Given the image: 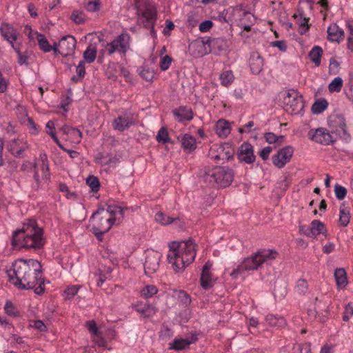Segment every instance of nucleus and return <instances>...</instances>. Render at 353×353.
Segmentation results:
<instances>
[{"mask_svg": "<svg viewBox=\"0 0 353 353\" xmlns=\"http://www.w3.org/2000/svg\"><path fill=\"white\" fill-rule=\"evenodd\" d=\"M41 265L35 259H19L8 270L9 281L22 290L32 289L41 276Z\"/></svg>", "mask_w": 353, "mask_h": 353, "instance_id": "1", "label": "nucleus"}, {"mask_svg": "<svg viewBox=\"0 0 353 353\" xmlns=\"http://www.w3.org/2000/svg\"><path fill=\"white\" fill-rule=\"evenodd\" d=\"M12 244L27 249H41L46 243L43 229L37 225L35 220L24 223L21 230L12 235Z\"/></svg>", "mask_w": 353, "mask_h": 353, "instance_id": "2", "label": "nucleus"}, {"mask_svg": "<svg viewBox=\"0 0 353 353\" xmlns=\"http://www.w3.org/2000/svg\"><path fill=\"white\" fill-rule=\"evenodd\" d=\"M195 243L191 240L172 242L167 254L168 261L175 272L183 271L196 256Z\"/></svg>", "mask_w": 353, "mask_h": 353, "instance_id": "3", "label": "nucleus"}, {"mask_svg": "<svg viewBox=\"0 0 353 353\" xmlns=\"http://www.w3.org/2000/svg\"><path fill=\"white\" fill-rule=\"evenodd\" d=\"M125 206L108 205L107 208L98 209L92 216V230L108 232L113 225H118L123 218Z\"/></svg>", "mask_w": 353, "mask_h": 353, "instance_id": "4", "label": "nucleus"}, {"mask_svg": "<svg viewBox=\"0 0 353 353\" xmlns=\"http://www.w3.org/2000/svg\"><path fill=\"white\" fill-rule=\"evenodd\" d=\"M278 253L274 250L261 249L250 256L245 258L230 273L233 279H237L247 271L256 270L263 263L274 260Z\"/></svg>", "mask_w": 353, "mask_h": 353, "instance_id": "5", "label": "nucleus"}, {"mask_svg": "<svg viewBox=\"0 0 353 353\" xmlns=\"http://www.w3.org/2000/svg\"><path fill=\"white\" fill-rule=\"evenodd\" d=\"M137 23L150 29L152 37L157 36L154 25L157 20V10L155 6L148 0H137L135 3Z\"/></svg>", "mask_w": 353, "mask_h": 353, "instance_id": "6", "label": "nucleus"}, {"mask_svg": "<svg viewBox=\"0 0 353 353\" xmlns=\"http://www.w3.org/2000/svg\"><path fill=\"white\" fill-rule=\"evenodd\" d=\"M203 179L210 185L224 188L233 181L234 172L227 167L216 166L205 170Z\"/></svg>", "mask_w": 353, "mask_h": 353, "instance_id": "7", "label": "nucleus"}, {"mask_svg": "<svg viewBox=\"0 0 353 353\" xmlns=\"http://www.w3.org/2000/svg\"><path fill=\"white\" fill-rule=\"evenodd\" d=\"M206 46L209 48L208 51L210 52L212 50L217 49L219 51L225 50L227 48L226 41L222 38H203L201 40L196 41L190 45V48H195L199 49L197 53L198 56H203L206 54L208 51L205 50V52H202V48H206Z\"/></svg>", "mask_w": 353, "mask_h": 353, "instance_id": "8", "label": "nucleus"}, {"mask_svg": "<svg viewBox=\"0 0 353 353\" xmlns=\"http://www.w3.org/2000/svg\"><path fill=\"white\" fill-rule=\"evenodd\" d=\"M283 103L285 110L291 114H299L304 107L302 97L294 90L285 93Z\"/></svg>", "mask_w": 353, "mask_h": 353, "instance_id": "9", "label": "nucleus"}, {"mask_svg": "<svg viewBox=\"0 0 353 353\" xmlns=\"http://www.w3.org/2000/svg\"><path fill=\"white\" fill-rule=\"evenodd\" d=\"M234 150L229 143L214 144L211 146L209 155L215 161H228L233 157Z\"/></svg>", "mask_w": 353, "mask_h": 353, "instance_id": "10", "label": "nucleus"}, {"mask_svg": "<svg viewBox=\"0 0 353 353\" xmlns=\"http://www.w3.org/2000/svg\"><path fill=\"white\" fill-rule=\"evenodd\" d=\"M77 46V40L72 35L63 37L57 43L56 55L61 54L63 57L72 55Z\"/></svg>", "mask_w": 353, "mask_h": 353, "instance_id": "11", "label": "nucleus"}, {"mask_svg": "<svg viewBox=\"0 0 353 353\" xmlns=\"http://www.w3.org/2000/svg\"><path fill=\"white\" fill-rule=\"evenodd\" d=\"M293 153L294 149L290 145L279 150L277 153L272 157L273 165L279 169L283 168L290 161Z\"/></svg>", "mask_w": 353, "mask_h": 353, "instance_id": "12", "label": "nucleus"}, {"mask_svg": "<svg viewBox=\"0 0 353 353\" xmlns=\"http://www.w3.org/2000/svg\"><path fill=\"white\" fill-rule=\"evenodd\" d=\"M136 123V119L130 112H125L123 114L119 115L112 122V128L115 130L123 132L129 129Z\"/></svg>", "mask_w": 353, "mask_h": 353, "instance_id": "13", "label": "nucleus"}, {"mask_svg": "<svg viewBox=\"0 0 353 353\" xmlns=\"http://www.w3.org/2000/svg\"><path fill=\"white\" fill-rule=\"evenodd\" d=\"M308 137L313 141L325 145H330L334 141L332 134L323 128L316 130L311 129L308 132Z\"/></svg>", "mask_w": 353, "mask_h": 353, "instance_id": "14", "label": "nucleus"}, {"mask_svg": "<svg viewBox=\"0 0 353 353\" xmlns=\"http://www.w3.org/2000/svg\"><path fill=\"white\" fill-rule=\"evenodd\" d=\"M161 254L157 251L148 250L146 253L144 269L146 274L154 273L159 268Z\"/></svg>", "mask_w": 353, "mask_h": 353, "instance_id": "15", "label": "nucleus"}, {"mask_svg": "<svg viewBox=\"0 0 353 353\" xmlns=\"http://www.w3.org/2000/svg\"><path fill=\"white\" fill-rule=\"evenodd\" d=\"M330 128L332 129V134L335 133L339 137L344 136L346 132V123L344 117L341 114H334L330 117L328 120Z\"/></svg>", "mask_w": 353, "mask_h": 353, "instance_id": "16", "label": "nucleus"}, {"mask_svg": "<svg viewBox=\"0 0 353 353\" xmlns=\"http://www.w3.org/2000/svg\"><path fill=\"white\" fill-rule=\"evenodd\" d=\"M212 266V263L208 261L205 263L202 269L200 283L201 287L204 290H208L211 288L214 285L216 281V279L213 276L210 272Z\"/></svg>", "mask_w": 353, "mask_h": 353, "instance_id": "17", "label": "nucleus"}, {"mask_svg": "<svg viewBox=\"0 0 353 353\" xmlns=\"http://www.w3.org/2000/svg\"><path fill=\"white\" fill-rule=\"evenodd\" d=\"M132 308L137 312L142 318H150L156 314L157 308L149 303L137 301L132 304Z\"/></svg>", "mask_w": 353, "mask_h": 353, "instance_id": "18", "label": "nucleus"}, {"mask_svg": "<svg viewBox=\"0 0 353 353\" xmlns=\"http://www.w3.org/2000/svg\"><path fill=\"white\" fill-rule=\"evenodd\" d=\"M27 148L23 139L17 138L11 140L7 145L8 151L15 157L22 158Z\"/></svg>", "mask_w": 353, "mask_h": 353, "instance_id": "19", "label": "nucleus"}, {"mask_svg": "<svg viewBox=\"0 0 353 353\" xmlns=\"http://www.w3.org/2000/svg\"><path fill=\"white\" fill-rule=\"evenodd\" d=\"M238 158L241 161L252 163L255 161L252 145L249 143H243L239 148Z\"/></svg>", "mask_w": 353, "mask_h": 353, "instance_id": "20", "label": "nucleus"}, {"mask_svg": "<svg viewBox=\"0 0 353 353\" xmlns=\"http://www.w3.org/2000/svg\"><path fill=\"white\" fill-rule=\"evenodd\" d=\"M0 31L2 37L11 44L13 49H15L14 42L17 39V33L15 29L8 23H3Z\"/></svg>", "mask_w": 353, "mask_h": 353, "instance_id": "21", "label": "nucleus"}, {"mask_svg": "<svg viewBox=\"0 0 353 353\" xmlns=\"http://www.w3.org/2000/svg\"><path fill=\"white\" fill-rule=\"evenodd\" d=\"M327 39L332 42L340 43L344 39V31L336 23H332L327 28Z\"/></svg>", "mask_w": 353, "mask_h": 353, "instance_id": "22", "label": "nucleus"}, {"mask_svg": "<svg viewBox=\"0 0 353 353\" xmlns=\"http://www.w3.org/2000/svg\"><path fill=\"white\" fill-rule=\"evenodd\" d=\"M173 114L179 122L191 121L193 119L192 110L187 106H180L174 110Z\"/></svg>", "mask_w": 353, "mask_h": 353, "instance_id": "23", "label": "nucleus"}, {"mask_svg": "<svg viewBox=\"0 0 353 353\" xmlns=\"http://www.w3.org/2000/svg\"><path fill=\"white\" fill-rule=\"evenodd\" d=\"M130 36L128 33H122L117 37L114 41L119 48V53L125 54L130 48Z\"/></svg>", "mask_w": 353, "mask_h": 353, "instance_id": "24", "label": "nucleus"}, {"mask_svg": "<svg viewBox=\"0 0 353 353\" xmlns=\"http://www.w3.org/2000/svg\"><path fill=\"white\" fill-rule=\"evenodd\" d=\"M36 39L38 42V46L39 49L44 52H50L53 51L54 54H56L57 50V43L54 42L53 45L50 44L49 41L46 39V36L43 34L39 33L37 32H35Z\"/></svg>", "mask_w": 353, "mask_h": 353, "instance_id": "25", "label": "nucleus"}, {"mask_svg": "<svg viewBox=\"0 0 353 353\" xmlns=\"http://www.w3.org/2000/svg\"><path fill=\"white\" fill-rule=\"evenodd\" d=\"M231 124L230 122L224 119L218 120L215 125L216 134L220 138H226L231 132Z\"/></svg>", "mask_w": 353, "mask_h": 353, "instance_id": "26", "label": "nucleus"}, {"mask_svg": "<svg viewBox=\"0 0 353 353\" xmlns=\"http://www.w3.org/2000/svg\"><path fill=\"white\" fill-rule=\"evenodd\" d=\"M263 66V59L261 55L254 52L251 53L250 57V67L252 72L254 74H258L261 72Z\"/></svg>", "mask_w": 353, "mask_h": 353, "instance_id": "27", "label": "nucleus"}, {"mask_svg": "<svg viewBox=\"0 0 353 353\" xmlns=\"http://www.w3.org/2000/svg\"><path fill=\"white\" fill-rule=\"evenodd\" d=\"M181 147L183 150L190 153L196 148V139L190 134H185L181 138Z\"/></svg>", "mask_w": 353, "mask_h": 353, "instance_id": "28", "label": "nucleus"}, {"mask_svg": "<svg viewBox=\"0 0 353 353\" xmlns=\"http://www.w3.org/2000/svg\"><path fill=\"white\" fill-rule=\"evenodd\" d=\"M61 130L72 143H77L81 141L82 134L78 129L65 125Z\"/></svg>", "mask_w": 353, "mask_h": 353, "instance_id": "29", "label": "nucleus"}, {"mask_svg": "<svg viewBox=\"0 0 353 353\" xmlns=\"http://www.w3.org/2000/svg\"><path fill=\"white\" fill-rule=\"evenodd\" d=\"M195 336L188 339H175L171 344V347L175 350H182L188 348L189 345L196 341Z\"/></svg>", "mask_w": 353, "mask_h": 353, "instance_id": "30", "label": "nucleus"}, {"mask_svg": "<svg viewBox=\"0 0 353 353\" xmlns=\"http://www.w3.org/2000/svg\"><path fill=\"white\" fill-rule=\"evenodd\" d=\"M39 161L41 162L40 168L42 172V178L44 181H48L50 179V172L47 155L45 153L40 154Z\"/></svg>", "mask_w": 353, "mask_h": 353, "instance_id": "31", "label": "nucleus"}, {"mask_svg": "<svg viewBox=\"0 0 353 353\" xmlns=\"http://www.w3.org/2000/svg\"><path fill=\"white\" fill-rule=\"evenodd\" d=\"M323 50L318 46L313 47L308 54L310 61L314 63L316 66L320 65Z\"/></svg>", "mask_w": 353, "mask_h": 353, "instance_id": "32", "label": "nucleus"}, {"mask_svg": "<svg viewBox=\"0 0 353 353\" xmlns=\"http://www.w3.org/2000/svg\"><path fill=\"white\" fill-rule=\"evenodd\" d=\"M219 80L221 81V84L224 87H228L230 85L234 80V76L232 70H224L223 71L219 76Z\"/></svg>", "mask_w": 353, "mask_h": 353, "instance_id": "33", "label": "nucleus"}, {"mask_svg": "<svg viewBox=\"0 0 353 353\" xmlns=\"http://www.w3.org/2000/svg\"><path fill=\"white\" fill-rule=\"evenodd\" d=\"M310 226L313 238H316L319 234H324L326 232L325 225L319 220L312 221Z\"/></svg>", "mask_w": 353, "mask_h": 353, "instance_id": "34", "label": "nucleus"}, {"mask_svg": "<svg viewBox=\"0 0 353 353\" xmlns=\"http://www.w3.org/2000/svg\"><path fill=\"white\" fill-rule=\"evenodd\" d=\"M334 278L338 286L343 287L347 284L346 272L343 268L336 269L334 272Z\"/></svg>", "mask_w": 353, "mask_h": 353, "instance_id": "35", "label": "nucleus"}, {"mask_svg": "<svg viewBox=\"0 0 353 353\" xmlns=\"http://www.w3.org/2000/svg\"><path fill=\"white\" fill-rule=\"evenodd\" d=\"M158 292L157 288L154 285H146L144 286L141 292L140 295L145 299L152 297L154 294Z\"/></svg>", "mask_w": 353, "mask_h": 353, "instance_id": "36", "label": "nucleus"}, {"mask_svg": "<svg viewBox=\"0 0 353 353\" xmlns=\"http://www.w3.org/2000/svg\"><path fill=\"white\" fill-rule=\"evenodd\" d=\"M265 321L271 326L282 327L285 324V320L283 317L276 316L273 314H268L265 316Z\"/></svg>", "mask_w": 353, "mask_h": 353, "instance_id": "37", "label": "nucleus"}, {"mask_svg": "<svg viewBox=\"0 0 353 353\" xmlns=\"http://www.w3.org/2000/svg\"><path fill=\"white\" fill-rule=\"evenodd\" d=\"M96 57V48L92 46H89L83 52V61H85V63H91L94 61Z\"/></svg>", "mask_w": 353, "mask_h": 353, "instance_id": "38", "label": "nucleus"}, {"mask_svg": "<svg viewBox=\"0 0 353 353\" xmlns=\"http://www.w3.org/2000/svg\"><path fill=\"white\" fill-rule=\"evenodd\" d=\"M350 220V213L344 205L340 207L339 223L342 226H347Z\"/></svg>", "mask_w": 353, "mask_h": 353, "instance_id": "39", "label": "nucleus"}, {"mask_svg": "<svg viewBox=\"0 0 353 353\" xmlns=\"http://www.w3.org/2000/svg\"><path fill=\"white\" fill-rule=\"evenodd\" d=\"M85 8L89 12H97L101 8L100 0H85Z\"/></svg>", "mask_w": 353, "mask_h": 353, "instance_id": "40", "label": "nucleus"}, {"mask_svg": "<svg viewBox=\"0 0 353 353\" xmlns=\"http://www.w3.org/2000/svg\"><path fill=\"white\" fill-rule=\"evenodd\" d=\"M87 185L94 192H97L100 188V182L97 177L94 176H89L86 179Z\"/></svg>", "mask_w": 353, "mask_h": 353, "instance_id": "41", "label": "nucleus"}, {"mask_svg": "<svg viewBox=\"0 0 353 353\" xmlns=\"http://www.w3.org/2000/svg\"><path fill=\"white\" fill-rule=\"evenodd\" d=\"M307 290L308 285L307 281L303 279H299L295 285V291L299 294H305Z\"/></svg>", "mask_w": 353, "mask_h": 353, "instance_id": "42", "label": "nucleus"}, {"mask_svg": "<svg viewBox=\"0 0 353 353\" xmlns=\"http://www.w3.org/2000/svg\"><path fill=\"white\" fill-rule=\"evenodd\" d=\"M327 108V102L325 100L316 101L312 107V110L314 114H320Z\"/></svg>", "mask_w": 353, "mask_h": 353, "instance_id": "43", "label": "nucleus"}, {"mask_svg": "<svg viewBox=\"0 0 353 353\" xmlns=\"http://www.w3.org/2000/svg\"><path fill=\"white\" fill-rule=\"evenodd\" d=\"M343 87V80L341 77L334 78L329 84V90L330 92H340Z\"/></svg>", "mask_w": 353, "mask_h": 353, "instance_id": "44", "label": "nucleus"}, {"mask_svg": "<svg viewBox=\"0 0 353 353\" xmlns=\"http://www.w3.org/2000/svg\"><path fill=\"white\" fill-rule=\"evenodd\" d=\"M156 139L159 143H167L170 142L169 134L165 128H161L156 137Z\"/></svg>", "mask_w": 353, "mask_h": 353, "instance_id": "45", "label": "nucleus"}, {"mask_svg": "<svg viewBox=\"0 0 353 353\" xmlns=\"http://www.w3.org/2000/svg\"><path fill=\"white\" fill-rule=\"evenodd\" d=\"M81 288V286L79 285H74L67 287V288L64 291L65 299H71L72 298H73L78 293Z\"/></svg>", "mask_w": 353, "mask_h": 353, "instance_id": "46", "label": "nucleus"}, {"mask_svg": "<svg viewBox=\"0 0 353 353\" xmlns=\"http://www.w3.org/2000/svg\"><path fill=\"white\" fill-rule=\"evenodd\" d=\"M155 220L157 222L160 223L163 225L170 224L173 222L174 219L168 216L163 212H159L155 214Z\"/></svg>", "mask_w": 353, "mask_h": 353, "instance_id": "47", "label": "nucleus"}, {"mask_svg": "<svg viewBox=\"0 0 353 353\" xmlns=\"http://www.w3.org/2000/svg\"><path fill=\"white\" fill-rule=\"evenodd\" d=\"M334 192L336 197L339 200H343L347 194V190L345 188L339 184H336L334 186Z\"/></svg>", "mask_w": 353, "mask_h": 353, "instance_id": "48", "label": "nucleus"}, {"mask_svg": "<svg viewBox=\"0 0 353 353\" xmlns=\"http://www.w3.org/2000/svg\"><path fill=\"white\" fill-rule=\"evenodd\" d=\"M92 341L96 343L99 347H105L107 345L106 340L103 337L101 332L94 334L92 336Z\"/></svg>", "mask_w": 353, "mask_h": 353, "instance_id": "49", "label": "nucleus"}, {"mask_svg": "<svg viewBox=\"0 0 353 353\" xmlns=\"http://www.w3.org/2000/svg\"><path fill=\"white\" fill-rule=\"evenodd\" d=\"M309 18H301L299 22V32L301 34H305L309 30L310 26L308 25Z\"/></svg>", "mask_w": 353, "mask_h": 353, "instance_id": "50", "label": "nucleus"}, {"mask_svg": "<svg viewBox=\"0 0 353 353\" xmlns=\"http://www.w3.org/2000/svg\"><path fill=\"white\" fill-rule=\"evenodd\" d=\"M71 19L78 24L82 23L85 21V14L80 11H74L71 15Z\"/></svg>", "mask_w": 353, "mask_h": 353, "instance_id": "51", "label": "nucleus"}, {"mask_svg": "<svg viewBox=\"0 0 353 353\" xmlns=\"http://www.w3.org/2000/svg\"><path fill=\"white\" fill-rule=\"evenodd\" d=\"M85 327L92 336L100 332L97 326L96 322L94 320L87 321L85 323Z\"/></svg>", "mask_w": 353, "mask_h": 353, "instance_id": "52", "label": "nucleus"}, {"mask_svg": "<svg viewBox=\"0 0 353 353\" xmlns=\"http://www.w3.org/2000/svg\"><path fill=\"white\" fill-rule=\"evenodd\" d=\"M172 58L168 55H165L161 59L159 63L160 68L162 70H166L170 68Z\"/></svg>", "mask_w": 353, "mask_h": 353, "instance_id": "53", "label": "nucleus"}, {"mask_svg": "<svg viewBox=\"0 0 353 353\" xmlns=\"http://www.w3.org/2000/svg\"><path fill=\"white\" fill-rule=\"evenodd\" d=\"M213 26V22L210 20H205L199 24V29L201 32L209 31Z\"/></svg>", "mask_w": 353, "mask_h": 353, "instance_id": "54", "label": "nucleus"}, {"mask_svg": "<svg viewBox=\"0 0 353 353\" xmlns=\"http://www.w3.org/2000/svg\"><path fill=\"white\" fill-rule=\"evenodd\" d=\"M76 72L78 77L82 79L84 77L85 74V63L83 61H81L76 68Z\"/></svg>", "mask_w": 353, "mask_h": 353, "instance_id": "55", "label": "nucleus"}, {"mask_svg": "<svg viewBox=\"0 0 353 353\" xmlns=\"http://www.w3.org/2000/svg\"><path fill=\"white\" fill-rule=\"evenodd\" d=\"M105 50L108 53V54L119 52V48H117V43H115L114 40L110 43H107L105 47Z\"/></svg>", "mask_w": 353, "mask_h": 353, "instance_id": "56", "label": "nucleus"}, {"mask_svg": "<svg viewBox=\"0 0 353 353\" xmlns=\"http://www.w3.org/2000/svg\"><path fill=\"white\" fill-rule=\"evenodd\" d=\"M4 310L6 314L10 316H17V311L16 310L13 304L10 302H7L5 305Z\"/></svg>", "mask_w": 353, "mask_h": 353, "instance_id": "57", "label": "nucleus"}, {"mask_svg": "<svg viewBox=\"0 0 353 353\" xmlns=\"http://www.w3.org/2000/svg\"><path fill=\"white\" fill-rule=\"evenodd\" d=\"M30 326L41 332H43L46 329V326L41 320H36L32 321L30 323Z\"/></svg>", "mask_w": 353, "mask_h": 353, "instance_id": "58", "label": "nucleus"}, {"mask_svg": "<svg viewBox=\"0 0 353 353\" xmlns=\"http://www.w3.org/2000/svg\"><path fill=\"white\" fill-rule=\"evenodd\" d=\"M140 76L144 79L145 80L148 81H152V79H153L154 77V74H153V72L150 71L149 69H145V68H143L141 72H140Z\"/></svg>", "mask_w": 353, "mask_h": 353, "instance_id": "59", "label": "nucleus"}, {"mask_svg": "<svg viewBox=\"0 0 353 353\" xmlns=\"http://www.w3.org/2000/svg\"><path fill=\"white\" fill-rule=\"evenodd\" d=\"M15 50V52L17 53L18 54V63L19 64H20L21 65H24V64H27L28 63V57L26 55H24L23 54L19 48H17V46H15V49H14Z\"/></svg>", "mask_w": 353, "mask_h": 353, "instance_id": "60", "label": "nucleus"}, {"mask_svg": "<svg viewBox=\"0 0 353 353\" xmlns=\"http://www.w3.org/2000/svg\"><path fill=\"white\" fill-rule=\"evenodd\" d=\"M254 126V123L252 121H249L248 123L243 125L239 129L240 133H248L252 131V128Z\"/></svg>", "mask_w": 353, "mask_h": 353, "instance_id": "61", "label": "nucleus"}, {"mask_svg": "<svg viewBox=\"0 0 353 353\" xmlns=\"http://www.w3.org/2000/svg\"><path fill=\"white\" fill-rule=\"evenodd\" d=\"M271 46L278 48L281 51L285 52L287 50L286 43L284 41H275L271 43Z\"/></svg>", "mask_w": 353, "mask_h": 353, "instance_id": "62", "label": "nucleus"}, {"mask_svg": "<svg viewBox=\"0 0 353 353\" xmlns=\"http://www.w3.org/2000/svg\"><path fill=\"white\" fill-rule=\"evenodd\" d=\"M299 353H312L311 345L310 343H305L299 345Z\"/></svg>", "mask_w": 353, "mask_h": 353, "instance_id": "63", "label": "nucleus"}, {"mask_svg": "<svg viewBox=\"0 0 353 353\" xmlns=\"http://www.w3.org/2000/svg\"><path fill=\"white\" fill-rule=\"evenodd\" d=\"M174 28V24L172 21L170 20L165 21V27L163 30V33L164 35H169L170 32Z\"/></svg>", "mask_w": 353, "mask_h": 353, "instance_id": "64", "label": "nucleus"}]
</instances>
